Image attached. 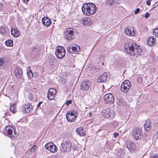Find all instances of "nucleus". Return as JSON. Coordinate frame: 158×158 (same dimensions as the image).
<instances>
[{"mask_svg": "<svg viewBox=\"0 0 158 158\" xmlns=\"http://www.w3.org/2000/svg\"><path fill=\"white\" fill-rule=\"evenodd\" d=\"M125 51L131 56L139 55L141 53L142 49L138 45L133 42H127L125 44Z\"/></svg>", "mask_w": 158, "mask_h": 158, "instance_id": "1", "label": "nucleus"}, {"mask_svg": "<svg viewBox=\"0 0 158 158\" xmlns=\"http://www.w3.org/2000/svg\"><path fill=\"white\" fill-rule=\"evenodd\" d=\"M72 145V143L69 140H66L61 144L60 150L62 152H67L70 150Z\"/></svg>", "mask_w": 158, "mask_h": 158, "instance_id": "2", "label": "nucleus"}, {"mask_svg": "<svg viewBox=\"0 0 158 158\" xmlns=\"http://www.w3.org/2000/svg\"><path fill=\"white\" fill-rule=\"evenodd\" d=\"M55 54L59 59H61L64 57L65 54V51L64 47L58 46L56 48Z\"/></svg>", "mask_w": 158, "mask_h": 158, "instance_id": "3", "label": "nucleus"}, {"mask_svg": "<svg viewBox=\"0 0 158 158\" xmlns=\"http://www.w3.org/2000/svg\"><path fill=\"white\" fill-rule=\"evenodd\" d=\"M131 86V84L130 82L128 80H126L122 83L120 89L122 92L126 93L129 90Z\"/></svg>", "mask_w": 158, "mask_h": 158, "instance_id": "4", "label": "nucleus"}, {"mask_svg": "<svg viewBox=\"0 0 158 158\" xmlns=\"http://www.w3.org/2000/svg\"><path fill=\"white\" fill-rule=\"evenodd\" d=\"M77 117V113L75 111H69L66 114L67 120L70 122L74 121Z\"/></svg>", "mask_w": 158, "mask_h": 158, "instance_id": "5", "label": "nucleus"}, {"mask_svg": "<svg viewBox=\"0 0 158 158\" xmlns=\"http://www.w3.org/2000/svg\"><path fill=\"white\" fill-rule=\"evenodd\" d=\"M74 29L72 28H67L66 31L64 32V35L65 38L68 40H71L73 38L74 34Z\"/></svg>", "mask_w": 158, "mask_h": 158, "instance_id": "6", "label": "nucleus"}, {"mask_svg": "<svg viewBox=\"0 0 158 158\" xmlns=\"http://www.w3.org/2000/svg\"><path fill=\"white\" fill-rule=\"evenodd\" d=\"M101 115L104 118L108 119L113 118L114 116L113 111L109 108L104 110L101 113Z\"/></svg>", "mask_w": 158, "mask_h": 158, "instance_id": "7", "label": "nucleus"}, {"mask_svg": "<svg viewBox=\"0 0 158 158\" xmlns=\"http://www.w3.org/2000/svg\"><path fill=\"white\" fill-rule=\"evenodd\" d=\"M68 51L71 53H77L81 50L80 47L76 44L70 45L67 48Z\"/></svg>", "mask_w": 158, "mask_h": 158, "instance_id": "8", "label": "nucleus"}, {"mask_svg": "<svg viewBox=\"0 0 158 158\" xmlns=\"http://www.w3.org/2000/svg\"><path fill=\"white\" fill-rule=\"evenodd\" d=\"M132 136L135 140L140 139L143 136V133L138 128H134L132 132Z\"/></svg>", "mask_w": 158, "mask_h": 158, "instance_id": "9", "label": "nucleus"}, {"mask_svg": "<svg viewBox=\"0 0 158 158\" xmlns=\"http://www.w3.org/2000/svg\"><path fill=\"white\" fill-rule=\"evenodd\" d=\"M45 148L52 152H55L57 151V148L53 143H48L44 146Z\"/></svg>", "mask_w": 158, "mask_h": 158, "instance_id": "10", "label": "nucleus"}, {"mask_svg": "<svg viewBox=\"0 0 158 158\" xmlns=\"http://www.w3.org/2000/svg\"><path fill=\"white\" fill-rule=\"evenodd\" d=\"M4 133L5 135L9 136L11 138L15 137L17 136V134L15 130H14V133H13L12 129L7 127H6L4 131Z\"/></svg>", "mask_w": 158, "mask_h": 158, "instance_id": "11", "label": "nucleus"}, {"mask_svg": "<svg viewBox=\"0 0 158 158\" xmlns=\"http://www.w3.org/2000/svg\"><path fill=\"white\" fill-rule=\"evenodd\" d=\"M57 91L54 88H50L48 90L47 98L50 100H54L56 97V94Z\"/></svg>", "mask_w": 158, "mask_h": 158, "instance_id": "12", "label": "nucleus"}, {"mask_svg": "<svg viewBox=\"0 0 158 158\" xmlns=\"http://www.w3.org/2000/svg\"><path fill=\"white\" fill-rule=\"evenodd\" d=\"M91 85V82L89 81H84L80 85V88L83 90H86L88 89Z\"/></svg>", "mask_w": 158, "mask_h": 158, "instance_id": "13", "label": "nucleus"}, {"mask_svg": "<svg viewBox=\"0 0 158 158\" xmlns=\"http://www.w3.org/2000/svg\"><path fill=\"white\" fill-rule=\"evenodd\" d=\"M87 4H88V6L90 15L95 13L97 9L96 6L92 3H87Z\"/></svg>", "mask_w": 158, "mask_h": 158, "instance_id": "14", "label": "nucleus"}, {"mask_svg": "<svg viewBox=\"0 0 158 158\" xmlns=\"http://www.w3.org/2000/svg\"><path fill=\"white\" fill-rule=\"evenodd\" d=\"M33 109V107L30 103H28L23 105V106L22 110L25 113H30L32 111Z\"/></svg>", "mask_w": 158, "mask_h": 158, "instance_id": "15", "label": "nucleus"}, {"mask_svg": "<svg viewBox=\"0 0 158 158\" xmlns=\"http://www.w3.org/2000/svg\"><path fill=\"white\" fill-rule=\"evenodd\" d=\"M124 146L131 152L134 151L136 149V146L135 144L131 141L127 142Z\"/></svg>", "mask_w": 158, "mask_h": 158, "instance_id": "16", "label": "nucleus"}, {"mask_svg": "<svg viewBox=\"0 0 158 158\" xmlns=\"http://www.w3.org/2000/svg\"><path fill=\"white\" fill-rule=\"evenodd\" d=\"M105 101H107L111 103H113L114 101V98L113 95L111 94H105L103 97Z\"/></svg>", "mask_w": 158, "mask_h": 158, "instance_id": "17", "label": "nucleus"}, {"mask_svg": "<svg viewBox=\"0 0 158 158\" xmlns=\"http://www.w3.org/2000/svg\"><path fill=\"white\" fill-rule=\"evenodd\" d=\"M124 32L127 35L130 36H133L135 34L133 28L131 27H126L125 29Z\"/></svg>", "mask_w": 158, "mask_h": 158, "instance_id": "18", "label": "nucleus"}, {"mask_svg": "<svg viewBox=\"0 0 158 158\" xmlns=\"http://www.w3.org/2000/svg\"><path fill=\"white\" fill-rule=\"evenodd\" d=\"M107 79V73H104L100 76L97 79V82L98 83L104 82Z\"/></svg>", "mask_w": 158, "mask_h": 158, "instance_id": "19", "label": "nucleus"}, {"mask_svg": "<svg viewBox=\"0 0 158 158\" xmlns=\"http://www.w3.org/2000/svg\"><path fill=\"white\" fill-rule=\"evenodd\" d=\"M88 4L84 3L82 7V11L83 14L89 16L90 14L88 8Z\"/></svg>", "mask_w": 158, "mask_h": 158, "instance_id": "20", "label": "nucleus"}, {"mask_svg": "<svg viewBox=\"0 0 158 158\" xmlns=\"http://www.w3.org/2000/svg\"><path fill=\"white\" fill-rule=\"evenodd\" d=\"M15 74L17 78H21L22 76L23 71L19 67L17 66L15 70Z\"/></svg>", "mask_w": 158, "mask_h": 158, "instance_id": "21", "label": "nucleus"}, {"mask_svg": "<svg viewBox=\"0 0 158 158\" xmlns=\"http://www.w3.org/2000/svg\"><path fill=\"white\" fill-rule=\"evenodd\" d=\"M42 20L43 24L46 27L49 26L52 23L50 19L47 17H45L43 18Z\"/></svg>", "mask_w": 158, "mask_h": 158, "instance_id": "22", "label": "nucleus"}, {"mask_svg": "<svg viewBox=\"0 0 158 158\" xmlns=\"http://www.w3.org/2000/svg\"><path fill=\"white\" fill-rule=\"evenodd\" d=\"M11 33L12 35L15 37H17L20 35V32L17 28H12Z\"/></svg>", "mask_w": 158, "mask_h": 158, "instance_id": "23", "label": "nucleus"}, {"mask_svg": "<svg viewBox=\"0 0 158 158\" xmlns=\"http://www.w3.org/2000/svg\"><path fill=\"white\" fill-rule=\"evenodd\" d=\"M156 39L153 37L150 36L148 39L147 43L150 46H152L154 44Z\"/></svg>", "mask_w": 158, "mask_h": 158, "instance_id": "24", "label": "nucleus"}, {"mask_svg": "<svg viewBox=\"0 0 158 158\" xmlns=\"http://www.w3.org/2000/svg\"><path fill=\"white\" fill-rule=\"evenodd\" d=\"M152 127V123L149 121H147L144 124V127L145 130H150Z\"/></svg>", "mask_w": 158, "mask_h": 158, "instance_id": "25", "label": "nucleus"}, {"mask_svg": "<svg viewBox=\"0 0 158 158\" xmlns=\"http://www.w3.org/2000/svg\"><path fill=\"white\" fill-rule=\"evenodd\" d=\"M6 59V58L5 57H2L0 58V69L5 66L7 62Z\"/></svg>", "mask_w": 158, "mask_h": 158, "instance_id": "26", "label": "nucleus"}, {"mask_svg": "<svg viewBox=\"0 0 158 158\" xmlns=\"http://www.w3.org/2000/svg\"><path fill=\"white\" fill-rule=\"evenodd\" d=\"M82 23L85 25L88 26L90 25L92 23L91 19L89 18L83 20L82 21Z\"/></svg>", "mask_w": 158, "mask_h": 158, "instance_id": "27", "label": "nucleus"}, {"mask_svg": "<svg viewBox=\"0 0 158 158\" xmlns=\"http://www.w3.org/2000/svg\"><path fill=\"white\" fill-rule=\"evenodd\" d=\"M27 74L28 77L29 78H31L33 77V73L30 66H29L27 69Z\"/></svg>", "mask_w": 158, "mask_h": 158, "instance_id": "28", "label": "nucleus"}, {"mask_svg": "<svg viewBox=\"0 0 158 158\" xmlns=\"http://www.w3.org/2000/svg\"><path fill=\"white\" fill-rule=\"evenodd\" d=\"M82 128H80L76 129V132L77 134L80 136H83L85 135V133L83 131Z\"/></svg>", "mask_w": 158, "mask_h": 158, "instance_id": "29", "label": "nucleus"}, {"mask_svg": "<svg viewBox=\"0 0 158 158\" xmlns=\"http://www.w3.org/2000/svg\"><path fill=\"white\" fill-rule=\"evenodd\" d=\"M5 44L7 46H12L13 45V41L11 40L6 41H5Z\"/></svg>", "mask_w": 158, "mask_h": 158, "instance_id": "30", "label": "nucleus"}, {"mask_svg": "<svg viewBox=\"0 0 158 158\" xmlns=\"http://www.w3.org/2000/svg\"><path fill=\"white\" fill-rule=\"evenodd\" d=\"M10 111L13 113H15L16 111L15 106L14 105L11 106L10 108Z\"/></svg>", "mask_w": 158, "mask_h": 158, "instance_id": "31", "label": "nucleus"}, {"mask_svg": "<svg viewBox=\"0 0 158 158\" xmlns=\"http://www.w3.org/2000/svg\"><path fill=\"white\" fill-rule=\"evenodd\" d=\"M149 155L151 157L156 158L158 157V153H155L153 152H150Z\"/></svg>", "mask_w": 158, "mask_h": 158, "instance_id": "32", "label": "nucleus"}, {"mask_svg": "<svg viewBox=\"0 0 158 158\" xmlns=\"http://www.w3.org/2000/svg\"><path fill=\"white\" fill-rule=\"evenodd\" d=\"M106 4L109 6H111L114 3L113 0H106Z\"/></svg>", "mask_w": 158, "mask_h": 158, "instance_id": "33", "label": "nucleus"}, {"mask_svg": "<svg viewBox=\"0 0 158 158\" xmlns=\"http://www.w3.org/2000/svg\"><path fill=\"white\" fill-rule=\"evenodd\" d=\"M6 32L5 29V28L2 27H0V33L2 35H4Z\"/></svg>", "mask_w": 158, "mask_h": 158, "instance_id": "34", "label": "nucleus"}, {"mask_svg": "<svg viewBox=\"0 0 158 158\" xmlns=\"http://www.w3.org/2000/svg\"><path fill=\"white\" fill-rule=\"evenodd\" d=\"M153 34L156 36H158V28L155 29L153 31Z\"/></svg>", "mask_w": 158, "mask_h": 158, "instance_id": "35", "label": "nucleus"}, {"mask_svg": "<svg viewBox=\"0 0 158 158\" xmlns=\"http://www.w3.org/2000/svg\"><path fill=\"white\" fill-rule=\"evenodd\" d=\"M36 146H35V145L33 146L32 147V148H31V149H30V152L31 153L34 152V151H35V150L36 148Z\"/></svg>", "mask_w": 158, "mask_h": 158, "instance_id": "36", "label": "nucleus"}, {"mask_svg": "<svg viewBox=\"0 0 158 158\" xmlns=\"http://www.w3.org/2000/svg\"><path fill=\"white\" fill-rule=\"evenodd\" d=\"M38 49L36 47H34L32 50V51L33 53H36L38 51Z\"/></svg>", "mask_w": 158, "mask_h": 158, "instance_id": "37", "label": "nucleus"}, {"mask_svg": "<svg viewBox=\"0 0 158 158\" xmlns=\"http://www.w3.org/2000/svg\"><path fill=\"white\" fill-rule=\"evenodd\" d=\"M140 11V9L139 8H137L136 9V10L135 11V14H137L139 13Z\"/></svg>", "mask_w": 158, "mask_h": 158, "instance_id": "38", "label": "nucleus"}, {"mask_svg": "<svg viewBox=\"0 0 158 158\" xmlns=\"http://www.w3.org/2000/svg\"><path fill=\"white\" fill-rule=\"evenodd\" d=\"M123 100L122 99H121L119 100L118 101V102H117V104L118 105H120L122 103V101Z\"/></svg>", "mask_w": 158, "mask_h": 158, "instance_id": "39", "label": "nucleus"}, {"mask_svg": "<svg viewBox=\"0 0 158 158\" xmlns=\"http://www.w3.org/2000/svg\"><path fill=\"white\" fill-rule=\"evenodd\" d=\"M72 102V101L71 100H69V101H67L66 103V105L67 106H68L69 104H71Z\"/></svg>", "mask_w": 158, "mask_h": 158, "instance_id": "40", "label": "nucleus"}, {"mask_svg": "<svg viewBox=\"0 0 158 158\" xmlns=\"http://www.w3.org/2000/svg\"><path fill=\"white\" fill-rule=\"evenodd\" d=\"M150 15L147 12L145 14V18H147L150 16Z\"/></svg>", "mask_w": 158, "mask_h": 158, "instance_id": "41", "label": "nucleus"}, {"mask_svg": "<svg viewBox=\"0 0 158 158\" xmlns=\"http://www.w3.org/2000/svg\"><path fill=\"white\" fill-rule=\"evenodd\" d=\"M152 0H147L146 4L148 6H149L151 4V2Z\"/></svg>", "mask_w": 158, "mask_h": 158, "instance_id": "42", "label": "nucleus"}, {"mask_svg": "<svg viewBox=\"0 0 158 158\" xmlns=\"http://www.w3.org/2000/svg\"><path fill=\"white\" fill-rule=\"evenodd\" d=\"M137 81L139 83H140L142 81V79L141 77H138L137 79Z\"/></svg>", "mask_w": 158, "mask_h": 158, "instance_id": "43", "label": "nucleus"}, {"mask_svg": "<svg viewBox=\"0 0 158 158\" xmlns=\"http://www.w3.org/2000/svg\"><path fill=\"white\" fill-rule=\"evenodd\" d=\"M153 6L155 8L157 7L158 6V2H156Z\"/></svg>", "mask_w": 158, "mask_h": 158, "instance_id": "44", "label": "nucleus"}, {"mask_svg": "<svg viewBox=\"0 0 158 158\" xmlns=\"http://www.w3.org/2000/svg\"><path fill=\"white\" fill-rule=\"evenodd\" d=\"M113 135H114V137L115 138H116L118 136V134L117 133H114Z\"/></svg>", "mask_w": 158, "mask_h": 158, "instance_id": "45", "label": "nucleus"}, {"mask_svg": "<svg viewBox=\"0 0 158 158\" xmlns=\"http://www.w3.org/2000/svg\"><path fill=\"white\" fill-rule=\"evenodd\" d=\"M3 4L2 2H0V10L2 9L3 7Z\"/></svg>", "mask_w": 158, "mask_h": 158, "instance_id": "46", "label": "nucleus"}, {"mask_svg": "<svg viewBox=\"0 0 158 158\" xmlns=\"http://www.w3.org/2000/svg\"><path fill=\"white\" fill-rule=\"evenodd\" d=\"M43 103L42 102H39L37 106L38 107H40V105Z\"/></svg>", "mask_w": 158, "mask_h": 158, "instance_id": "47", "label": "nucleus"}, {"mask_svg": "<svg viewBox=\"0 0 158 158\" xmlns=\"http://www.w3.org/2000/svg\"><path fill=\"white\" fill-rule=\"evenodd\" d=\"M155 8V7H154L153 6L152 7L151 9H150V10H153Z\"/></svg>", "mask_w": 158, "mask_h": 158, "instance_id": "48", "label": "nucleus"}, {"mask_svg": "<svg viewBox=\"0 0 158 158\" xmlns=\"http://www.w3.org/2000/svg\"><path fill=\"white\" fill-rule=\"evenodd\" d=\"M23 0L26 3V2H28L29 1V0Z\"/></svg>", "mask_w": 158, "mask_h": 158, "instance_id": "49", "label": "nucleus"}, {"mask_svg": "<svg viewBox=\"0 0 158 158\" xmlns=\"http://www.w3.org/2000/svg\"><path fill=\"white\" fill-rule=\"evenodd\" d=\"M89 115L90 117L91 116V112H90L89 114Z\"/></svg>", "mask_w": 158, "mask_h": 158, "instance_id": "50", "label": "nucleus"}, {"mask_svg": "<svg viewBox=\"0 0 158 158\" xmlns=\"http://www.w3.org/2000/svg\"><path fill=\"white\" fill-rule=\"evenodd\" d=\"M102 64V65H104V63H103Z\"/></svg>", "mask_w": 158, "mask_h": 158, "instance_id": "51", "label": "nucleus"}]
</instances>
